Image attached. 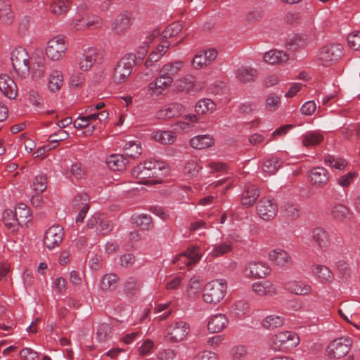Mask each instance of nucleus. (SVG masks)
Here are the masks:
<instances>
[{"mask_svg":"<svg viewBox=\"0 0 360 360\" xmlns=\"http://www.w3.org/2000/svg\"><path fill=\"white\" fill-rule=\"evenodd\" d=\"M165 169L163 162L150 159L135 167L132 170V175L143 184H160L162 182L161 176Z\"/></svg>","mask_w":360,"mask_h":360,"instance_id":"nucleus-1","label":"nucleus"},{"mask_svg":"<svg viewBox=\"0 0 360 360\" xmlns=\"http://www.w3.org/2000/svg\"><path fill=\"white\" fill-rule=\"evenodd\" d=\"M15 73L20 78H26L31 71V63L27 51L22 47L15 49L11 56Z\"/></svg>","mask_w":360,"mask_h":360,"instance_id":"nucleus-2","label":"nucleus"},{"mask_svg":"<svg viewBox=\"0 0 360 360\" xmlns=\"http://www.w3.org/2000/svg\"><path fill=\"white\" fill-rule=\"evenodd\" d=\"M227 290L226 282L222 279H217L207 283L202 294L205 302L210 304L219 303L225 297Z\"/></svg>","mask_w":360,"mask_h":360,"instance_id":"nucleus-3","label":"nucleus"},{"mask_svg":"<svg viewBox=\"0 0 360 360\" xmlns=\"http://www.w3.org/2000/svg\"><path fill=\"white\" fill-rule=\"evenodd\" d=\"M300 342L298 335L292 331H283L273 335L269 345L275 351H287L295 347Z\"/></svg>","mask_w":360,"mask_h":360,"instance_id":"nucleus-4","label":"nucleus"},{"mask_svg":"<svg viewBox=\"0 0 360 360\" xmlns=\"http://www.w3.org/2000/svg\"><path fill=\"white\" fill-rule=\"evenodd\" d=\"M68 49V44L64 36L53 37L47 42L46 54L52 61H58L64 58Z\"/></svg>","mask_w":360,"mask_h":360,"instance_id":"nucleus-5","label":"nucleus"},{"mask_svg":"<svg viewBox=\"0 0 360 360\" xmlns=\"http://www.w3.org/2000/svg\"><path fill=\"white\" fill-rule=\"evenodd\" d=\"M342 56V47L339 44H331L323 46L316 55L317 61L324 66H328L339 60Z\"/></svg>","mask_w":360,"mask_h":360,"instance_id":"nucleus-6","label":"nucleus"},{"mask_svg":"<svg viewBox=\"0 0 360 360\" xmlns=\"http://www.w3.org/2000/svg\"><path fill=\"white\" fill-rule=\"evenodd\" d=\"M202 255L200 253V247L193 245L188 248L184 252L176 255L173 262L177 265L180 269L185 267H190L196 264L201 259Z\"/></svg>","mask_w":360,"mask_h":360,"instance_id":"nucleus-7","label":"nucleus"},{"mask_svg":"<svg viewBox=\"0 0 360 360\" xmlns=\"http://www.w3.org/2000/svg\"><path fill=\"white\" fill-rule=\"evenodd\" d=\"M189 330L190 327L186 322L176 321L167 326L166 338L169 342H179L186 337Z\"/></svg>","mask_w":360,"mask_h":360,"instance_id":"nucleus-8","label":"nucleus"},{"mask_svg":"<svg viewBox=\"0 0 360 360\" xmlns=\"http://www.w3.org/2000/svg\"><path fill=\"white\" fill-rule=\"evenodd\" d=\"M351 340L348 338H340L332 341L326 348V354L330 359H340L349 351Z\"/></svg>","mask_w":360,"mask_h":360,"instance_id":"nucleus-9","label":"nucleus"},{"mask_svg":"<svg viewBox=\"0 0 360 360\" xmlns=\"http://www.w3.org/2000/svg\"><path fill=\"white\" fill-rule=\"evenodd\" d=\"M134 66V60L130 57H123L114 68L112 79L115 83L120 84L126 81L131 75Z\"/></svg>","mask_w":360,"mask_h":360,"instance_id":"nucleus-10","label":"nucleus"},{"mask_svg":"<svg viewBox=\"0 0 360 360\" xmlns=\"http://www.w3.org/2000/svg\"><path fill=\"white\" fill-rule=\"evenodd\" d=\"M86 226L94 230L97 234L103 236L108 234L112 230V225L99 213L94 214L87 220Z\"/></svg>","mask_w":360,"mask_h":360,"instance_id":"nucleus-11","label":"nucleus"},{"mask_svg":"<svg viewBox=\"0 0 360 360\" xmlns=\"http://www.w3.org/2000/svg\"><path fill=\"white\" fill-rule=\"evenodd\" d=\"M257 210L263 220L269 221L276 217L278 212V206L274 200L262 198L257 204Z\"/></svg>","mask_w":360,"mask_h":360,"instance_id":"nucleus-12","label":"nucleus"},{"mask_svg":"<svg viewBox=\"0 0 360 360\" xmlns=\"http://www.w3.org/2000/svg\"><path fill=\"white\" fill-rule=\"evenodd\" d=\"M64 236L63 228L59 225L52 226L45 233L44 243L45 246L53 250L61 243Z\"/></svg>","mask_w":360,"mask_h":360,"instance_id":"nucleus-13","label":"nucleus"},{"mask_svg":"<svg viewBox=\"0 0 360 360\" xmlns=\"http://www.w3.org/2000/svg\"><path fill=\"white\" fill-rule=\"evenodd\" d=\"M217 54L214 49L198 51L193 57L191 64L196 70L202 69L211 64L217 57Z\"/></svg>","mask_w":360,"mask_h":360,"instance_id":"nucleus-14","label":"nucleus"},{"mask_svg":"<svg viewBox=\"0 0 360 360\" xmlns=\"http://www.w3.org/2000/svg\"><path fill=\"white\" fill-rule=\"evenodd\" d=\"M271 269L269 266L262 262H250L244 267V275L248 278H263L269 275Z\"/></svg>","mask_w":360,"mask_h":360,"instance_id":"nucleus-15","label":"nucleus"},{"mask_svg":"<svg viewBox=\"0 0 360 360\" xmlns=\"http://www.w3.org/2000/svg\"><path fill=\"white\" fill-rule=\"evenodd\" d=\"M2 221L6 231L12 234L17 233L25 220L17 217L12 210H5L2 213Z\"/></svg>","mask_w":360,"mask_h":360,"instance_id":"nucleus-16","label":"nucleus"},{"mask_svg":"<svg viewBox=\"0 0 360 360\" xmlns=\"http://www.w3.org/2000/svg\"><path fill=\"white\" fill-rule=\"evenodd\" d=\"M98 56V51L96 49L89 47L84 49L78 62L79 69L84 72L90 70L97 61Z\"/></svg>","mask_w":360,"mask_h":360,"instance_id":"nucleus-17","label":"nucleus"},{"mask_svg":"<svg viewBox=\"0 0 360 360\" xmlns=\"http://www.w3.org/2000/svg\"><path fill=\"white\" fill-rule=\"evenodd\" d=\"M173 80L169 77L162 75V72L160 71L159 76L148 84V91L151 95L158 96L171 86Z\"/></svg>","mask_w":360,"mask_h":360,"instance_id":"nucleus-18","label":"nucleus"},{"mask_svg":"<svg viewBox=\"0 0 360 360\" xmlns=\"http://www.w3.org/2000/svg\"><path fill=\"white\" fill-rule=\"evenodd\" d=\"M309 178L314 186L323 187L328 184L330 179V174L326 168L316 167L309 172Z\"/></svg>","mask_w":360,"mask_h":360,"instance_id":"nucleus-19","label":"nucleus"},{"mask_svg":"<svg viewBox=\"0 0 360 360\" xmlns=\"http://www.w3.org/2000/svg\"><path fill=\"white\" fill-rule=\"evenodd\" d=\"M131 14L124 11L119 14L112 25V31L117 34H122L127 32L131 25Z\"/></svg>","mask_w":360,"mask_h":360,"instance_id":"nucleus-20","label":"nucleus"},{"mask_svg":"<svg viewBox=\"0 0 360 360\" xmlns=\"http://www.w3.org/2000/svg\"><path fill=\"white\" fill-rule=\"evenodd\" d=\"M311 236L315 245L321 250L326 251L330 246V240L328 232L322 227H315L311 231Z\"/></svg>","mask_w":360,"mask_h":360,"instance_id":"nucleus-21","label":"nucleus"},{"mask_svg":"<svg viewBox=\"0 0 360 360\" xmlns=\"http://www.w3.org/2000/svg\"><path fill=\"white\" fill-rule=\"evenodd\" d=\"M185 110L184 106L179 103H170L156 112V117L160 120L171 119L181 115Z\"/></svg>","mask_w":360,"mask_h":360,"instance_id":"nucleus-22","label":"nucleus"},{"mask_svg":"<svg viewBox=\"0 0 360 360\" xmlns=\"http://www.w3.org/2000/svg\"><path fill=\"white\" fill-rule=\"evenodd\" d=\"M0 91L9 99H15L18 95L15 82L7 75H0Z\"/></svg>","mask_w":360,"mask_h":360,"instance_id":"nucleus-23","label":"nucleus"},{"mask_svg":"<svg viewBox=\"0 0 360 360\" xmlns=\"http://www.w3.org/2000/svg\"><path fill=\"white\" fill-rule=\"evenodd\" d=\"M228 324V319L223 314H217L209 318L207 330L211 333H219L224 329Z\"/></svg>","mask_w":360,"mask_h":360,"instance_id":"nucleus-24","label":"nucleus"},{"mask_svg":"<svg viewBox=\"0 0 360 360\" xmlns=\"http://www.w3.org/2000/svg\"><path fill=\"white\" fill-rule=\"evenodd\" d=\"M269 259L280 266H288L292 264V259L289 254L285 250L280 248L271 250L269 252Z\"/></svg>","mask_w":360,"mask_h":360,"instance_id":"nucleus-25","label":"nucleus"},{"mask_svg":"<svg viewBox=\"0 0 360 360\" xmlns=\"http://www.w3.org/2000/svg\"><path fill=\"white\" fill-rule=\"evenodd\" d=\"M311 272L314 276L322 283H331L334 276L330 269L326 266L314 264L311 266Z\"/></svg>","mask_w":360,"mask_h":360,"instance_id":"nucleus-26","label":"nucleus"},{"mask_svg":"<svg viewBox=\"0 0 360 360\" xmlns=\"http://www.w3.org/2000/svg\"><path fill=\"white\" fill-rule=\"evenodd\" d=\"M289 56L285 52L273 49L264 53L263 60L269 65L281 64L288 60Z\"/></svg>","mask_w":360,"mask_h":360,"instance_id":"nucleus-27","label":"nucleus"},{"mask_svg":"<svg viewBox=\"0 0 360 360\" xmlns=\"http://www.w3.org/2000/svg\"><path fill=\"white\" fill-rule=\"evenodd\" d=\"M252 289L259 296L268 297L276 294V287L269 281L255 282L252 284Z\"/></svg>","mask_w":360,"mask_h":360,"instance_id":"nucleus-28","label":"nucleus"},{"mask_svg":"<svg viewBox=\"0 0 360 360\" xmlns=\"http://www.w3.org/2000/svg\"><path fill=\"white\" fill-rule=\"evenodd\" d=\"M214 144V139L208 134L195 136L190 141L191 146L197 150L205 149L212 147Z\"/></svg>","mask_w":360,"mask_h":360,"instance_id":"nucleus-29","label":"nucleus"},{"mask_svg":"<svg viewBox=\"0 0 360 360\" xmlns=\"http://www.w3.org/2000/svg\"><path fill=\"white\" fill-rule=\"evenodd\" d=\"M259 195V191L255 185H248L241 196V202L243 205H252Z\"/></svg>","mask_w":360,"mask_h":360,"instance_id":"nucleus-30","label":"nucleus"},{"mask_svg":"<svg viewBox=\"0 0 360 360\" xmlns=\"http://www.w3.org/2000/svg\"><path fill=\"white\" fill-rule=\"evenodd\" d=\"M63 84V75L59 70H53L49 76L48 89L51 92L60 90Z\"/></svg>","mask_w":360,"mask_h":360,"instance_id":"nucleus-31","label":"nucleus"},{"mask_svg":"<svg viewBox=\"0 0 360 360\" xmlns=\"http://www.w3.org/2000/svg\"><path fill=\"white\" fill-rule=\"evenodd\" d=\"M118 277L114 274L104 275L101 281L99 287L103 292L114 291L117 287Z\"/></svg>","mask_w":360,"mask_h":360,"instance_id":"nucleus-32","label":"nucleus"},{"mask_svg":"<svg viewBox=\"0 0 360 360\" xmlns=\"http://www.w3.org/2000/svg\"><path fill=\"white\" fill-rule=\"evenodd\" d=\"M14 19V13L8 1L0 0V22L10 25Z\"/></svg>","mask_w":360,"mask_h":360,"instance_id":"nucleus-33","label":"nucleus"},{"mask_svg":"<svg viewBox=\"0 0 360 360\" xmlns=\"http://www.w3.org/2000/svg\"><path fill=\"white\" fill-rule=\"evenodd\" d=\"M257 76V71L252 68L240 67L236 70V77L246 83L253 81Z\"/></svg>","mask_w":360,"mask_h":360,"instance_id":"nucleus-34","label":"nucleus"},{"mask_svg":"<svg viewBox=\"0 0 360 360\" xmlns=\"http://www.w3.org/2000/svg\"><path fill=\"white\" fill-rule=\"evenodd\" d=\"M323 140V136L319 131H309L302 136V145L305 147L319 144Z\"/></svg>","mask_w":360,"mask_h":360,"instance_id":"nucleus-35","label":"nucleus"},{"mask_svg":"<svg viewBox=\"0 0 360 360\" xmlns=\"http://www.w3.org/2000/svg\"><path fill=\"white\" fill-rule=\"evenodd\" d=\"M127 160L122 155L115 154L109 156L106 160L108 168L113 171L122 170L125 168Z\"/></svg>","mask_w":360,"mask_h":360,"instance_id":"nucleus-36","label":"nucleus"},{"mask_svg":"<svg viewBox=\"0 0 360 360\" xmlns=\"http://www.w3.org/2000/svg\"><path fill=\"white\" fill-rule=\"evenodd\" d=\"M183 67L184 62L182 60H176L164 65L160 71L162 72V75L173 79L174 76L177 75Z\"/></svg>","mask_w":360,"mask_h":360,"instance_id":"nucleus-37","label":"nucleus"},{"mask_svg":"<svg viewBox=\"0 0 360 360\" xmlns=\"http://www.w3.org/2000/svg\"><path fill=\"white\" fill-rule=\"evenodd\" d=\"M152 138L162 144H171L176 140V135L170 131H157L152 133Z\"/></svg>","mask_w":360,"mask_h":360,"instance_id":"nucleus-38","label":"nucleus"},{"mask_svg":"<svg viewBox=\"0 0 360 360\" xmlns=\"http://www.w3.org/2000/svg\"><path fill=\"white\" fill-rule=\"evenodd\" d=\"M281 166V161L278 158L272 157L264 160L262 169L269 175L274 174Z\"/></svg>","mask_w":360,"mask_h":360,"instance_id":"nucleus-39","label":"nucleus"},{"mask_svg":"<svg viewBox=\"0 0 360 360\" xmlns=\"http://www.w3.org/2000/svg\"><path fill=\"white\" fill-rule=\"evenodd\" d=\"M288 290L297 295H306L311 291V286L298 281H292L288 283Z\"/></svg>","mask_w":360,"mask_h":360,"instance_id":"nucleus-40","label":"nucleus"},{"mask_svg":"<svg viewBox=\"0 0 360 360\" xmlns=\"http://www.w3.org/2000/svg\"><path fill=\"white\" fill-rule=\"evenodd\" d=\"M285 319L282 316L271 314L262 321V326L266 329H274L284 324Z\"/></svg>","mask_w":360,"mask_h":360,"instance_id":"nucleus-41","label":"nucleus"},{"mask_svg":"<svg viewBox=\"0 0 360 360\" xmlns=\"http://www.w3.org/2000/svg\"><path fill=\"white\" fill-rule=\"evenodd\" d=\"M70 7L69 0H52L50 5L51 13L56 15H63L68 11Z\"/></svg>","mask_w":360,"mask_h":360,"instance_id":"nucleus-42","label":"nucleus"},{"mask_svg":"<svg viewBox=\"0 0 360 360\" xmlns=\"http://www.w3.org/2000/svg\"><path fill=\"white\" fill-rule=\"evenodd\" d=\"M131 221L136 226L140 227L143 230H148L152 226L151 217L146 214H135L132 215Z\"/></svg>","mask_w":360,"mask_h":360,"instance_id":"nucleus-43","label":"nucleus"},{"mask_svg":"<svg viewBox=\"0 0 360 360\" xmlns=\"http://www.w3.org/2000/svg\"><path fill=\"white\" fill-rule=\"evenodd\" d=\"M215 108L214 103L208 98H203L200 100L195 104V112L198 115H204L208 112H212Z\"/></svg>","mask_w":360,"mask_h":360,"instance_id":"nucleus-44","label":"nucleus"},{"mask_svg":"<svg viewBox=\"0 0 360 360\" xmlns=\"http://www.w3.org/2000/svg\"><path fill=\"white\" fill-rule=\"evenodd\" d=\"M232 249V243L226 240V241L213 245V248L210 254L212 257H217L231 252Z\"/></svg>","mask_w":360,"mask_h":360,"instance_id":"nucleus-45","label":"nucleus"},{"mask_svg":"<svg viewBox=\"0 0 360 360\" xmlns=\"http://www.w3.org/2000/svg\"><path fill=\"white\" fill-rule=\"evenodd\" d=\"M331 214L335 219L342 221L349 219L352 216V212L346 206L338 204L332 208Z\"/></svg>","mask_w":360,"mask_h":360,"instance_id":"nucleus-46","label":"nucleus"},{"mask_svg":"<svg viewBox=\"0 0 360 360\" xmlns=\"http://www.w3.org/2000/svg\"><path fill=\"white\" fill-rule=\"evenodd\" d=\"M202 169L200 162L195 159L188 160L184 168V174L188 177L196 176L199 171Z\"/></svg>","mask_w":360,"mask_h":360,"instance_id":"nucleus-47","label":"nucleus"},{"mask_svg":"<svg viewBox=\"0 0 360 360\" xmlns=\"http://www.w3.org/2000/svg\"><path fill=\"white\" fill-rule=\"evenodd\" d=\"M124 150L126 155L136 158L141 154L142 148L139 142L128 141L124 144Z\"/></svg>","mask_w":360,"mask_h":360,"instance_id":"nucleus-48","label":"nucleus"},{"mask_svg":"<svg viewBox=\"0 0 360 360\" xmlns=\"http://www.w3.org/2000/svg\"><path fill=\"white\" fill-rule=\"evenodd\" d=\"M202 289V282L197 278H192L190 280L187 293L190 298L195 299L198 297Z\"/></svg>","mask_w":360,"mask_h":360,"instance_id":"nucleus-49","label":"nucleus"},{"mask_svg":"<svg viewBox=\"0 0 360 360\" xmlns=\"http://www.w3.org/2000/svg\"><path fill=\"white\" fill-rule=\"evenodd\" d=\"M83 24L79 25L78 29H91L98 27L102 25V20L97 15L83 16Z\"/></svg>","mask_w":360,"mask_h":360,"instance_id":"nucleus-50","label":"nucleus"},{"mask_svg":"<svg viewBox=\"0 0 360 360\" xmlns=\"http://www.w3.org/2000/svg\"><path fill=\"white\" fill-rule=\"evenodd\" d=\"M324 162L328 166L339 170L345 169L347 165V162L345 159L330 155H326L324 158Z\"/></svg>","mask_w":360,"mask_h":360,"instance_id":"nucleus-51","label":"nucleus"},{"mask_svg":"<svg viewBox=\"0 0 360 360\" xmlns=\"http://www.w3.org/2000/svg\"><path fill=\"white\" fill-rule=\"evenodd\" d=\"M281 103V96L274 93L267 95L265 100V108L267 110L274 112L278 110Z\"/></svg>","mask_w":360,"mask_h":360,"instance_id":"nucleus-52","label":"nucleus"},{"mask_svg":"<svg viewBox=\"0 0 360 360\" xmlns=\"http://www.w3.org/2000/svg\"><path fill=\"white\" fill-rule=\"evenodd\" d=\"M74 202L76 206H78L79 207H81V210L79 212L86 216L89 209V195L84 193H79L75 198Z\"/></svg>","mask_w":360,"mask_h":360,"instance_id":"nucleus-53","label":"nucleus"},{"mask_svg":"<svg viewBox=\"0 0 360 360\" xmlns=\"http://www.w3.org/2000/svg\"><path fill=\"white\" fill-rule=\"evenodd\" d=\"M160 31L158 29L148 32L146 35V39L143 41V46L139 47V53L144 56L146 53L150 44L160 35Z\"/></svg>","mask_w":360,"mask_h":360,"instance_id":"nucleus-54","label":"nucleus"},{"mask_svg":"<svg viewBox=\"0 0 360 360\" xmlns=\"http://www.w3.org/2000/svg\"><path fill=\"white\" fill-rule=\"evenodd\" d=\"M182 30V25L179 22H175L169 25L162 32V37L163 39H167L173 37L179 34Z\"/></svg>","mask_w":360,"mask_h":360,"instance_id":"nucleus-55","label":"nucleus"},{"mask_svg":"<svg viewBox=\"0 0 360 360\" xmlns=\"http://www.w3.org/2000/svg\"><path fill=\"white\" fill-rule=\"evenodd\" d=\"M47 187V179L44 174H39L35 176L32 184V188L36 193H43Z\"/></svg>","mask_w":360,"mask_h":360,"instance_id":"nucleus-56","label":"nucleus"},{"mask_svg":"<svg viewBox=\"0 0 360 360\" xmlns=\"http://www.w3.org/2000/svg\"><path fill=\"white\" fill-rule=\"evenodd\" d=\"M229 354L232 359L235 360H240L247 356L248 352L245 346L236 345L231 349Z\"/></svg>","mask_w":360,"mask_h":360,"instance_id":"nucleus-57","label":"nucleus"},{"mask_svg":"<svg viewBox=\"0 0 360 360\" xmlns=\"http://www.w3.org/2000/svg\"><path fill=\"white\" fill-rule=\"evenodd\" d=\"M141 284L137 278L134 277L128 278L124 284V291L127 293L134 294L140 288Z\"/></svg>","mask_w":360,"mask_h":360,"instance_id":"nucleus-58","label":"nucleus"},{"mask_svg":"<svg viewBox=\"0 0 360 360\" xmlns=\"http://www.w3.org/2000/svg\"><path fill=\"white\" fill-rule=\"evenodd\" d=\"M248 304L243 300L236 302L233 306V312L237 317H241L248 311Z\"/></svg>","mask_w":360,"mask_h":360,"instance_id":"nucleus-59","label":"nucleus"},{"mask_svg":"<svg viewBox=\"0 0 360 360\" xmlns=\"http://www.w3.org/2000/svg\"><path fill=\"white\" fill-rule=\"evenodd\" d=\"M110 332V328L108 324H100L96 332V339L100 342H105L108 338Z\"/></svg>","mask_w":360,"mask_h":360,"instance_id":"nucleus-60","label":"nucleus"},{"mask_svg":"<svg viewBox=\"0 0 360 360\" xmlns=\"http://www.w3.org/2000/svg\"><path fill=\"white\" fill-rule=\"evenodd\" d=\"M31 70L34 77L36 79L42 78L45 75L44 60L39 59L36 62V67L34 65L32 67L31 66Z\"/></svg>","mask_w":360,"mask_h":360,"instance_id":"nucleus-61","label":"nucleus"},{"mask_svg":"<svg viewBox=\"0 0 360 360\" xmlns=\"http://www.w3.org/2000/svg\"><path fill=\"white\" fill-rule=\"evenodd\" d=\"M13 213L18 219L25 220V223H26L27 218L30 217V209L26 205L20 203L15 207Z\"/></svg>","mask_w":360,"mask_h":360,"instance_id":"nucleus-62","label":"nucleus"},{"mask_svg":"<svg viewBox=\"0 0 360 360\" xmlns=\"http://www.w3.org/2000/svg\"><path fill=\"white\" fill-rule=\"evenodd\" d=\"M24 91H25V94L33 105L37 106L40 105L41 97L34 88L31 87L29 90L25 89Z\"/></svg>","mask_w":360,"mask_h":360,"instance_id":"nucleus-63","label":"nucleus"},{"mask_svg":"<svg viewBox=\"0 0 360 360\" xmlns=\"http://www.w3.org/2000/svg\"><path fill=\"white\" fill-rule=\"evenodd\" d=\"M179 86L182 89L190 91L191 88H194L195 77L192 75H187L182 77L179 81Z\"/></svg>","mask_w":360,"mask_h":360,"instance_id":"nucleus-64","label":"nucleus"}]
</instances>
